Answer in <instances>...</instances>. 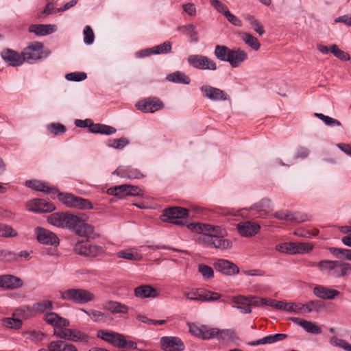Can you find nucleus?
Instances as JSON below:
<instances>
[{"mask_svg": "<svg viewBox=\"0 0 351 351\" xmlns=\"http://www.w3.org/2000/svg\"><path fill=\"white\" fill-rule=\"evenodd\" d=\"M187 228L199 234L197 241L199 244L221 250L230 249L232 246V241L225 239L227 235L226 230L220 226L191 223L187 224Z\"/></svg>", "mask_w": 351, "mask_h": 351, "instance_id": "obj_1", "label": "nucleus"}, {"mask_svg": "<svg viewBox=\"0 0 351 351\" xmlns=\"http://www.w3.org/2000/svg\"><path fill=\"white\" fill-rule=\"evenodd\" d=\"M60 296L64 300L75 304H84L93 302L95 299V294L85 289L71 288L60 291Z\"/></svg>", "mask_w": 351, "mask_h": 351, "instance_id": "obj_2", "label": "nucleus"}, {"mask_svg": "<svg viewBox=\"0 0 351 351\" xmlns=\"http://www.w3.org/2000/svg\"><path fill=\"white\" fill-rule=\"evenodd\" d=\"M189 211L182 207H171L164 210L160 219L176 225H184V221L188 217Z\"/></svg>", "mask_w": 351, "mask_h": 351, "instance_id": "obj_3", "label": "nucleus"}, {"mask_svg": "<svg viewBox=\"0 0 351 351\" xmlns=\"http://www.w3.org/2000/svg\"><path fill=\"white\" fill-rule=\"evenodd\" d=\"M59 200L69 208L79 209H92L93 204L88 199L77 197L71 193H60L58 195Z\"/></svg>", "mask_w": 351, "mask_h": 351, "instance_id": "obj_4", "label": "nucleus"}, {"mask_svg": "<svg viewBox=\"0 0 351 351\" xmlns=\"http://www.w3.org/2000/svg\"><path fill=\"white\" fill-rule=\"evenodd\" d=\"M45 322L52 326L54 328L53 334L57 337H59V334L61 331L64 332L68 329L70 322L68 319L59 316L57 313L53 312L47 313L44 317Z\"/></svg>", "mask_w": 351, "mask_h": 351, "instance_id": "obj_5", "label": "nucleus"}, {"mask_svg": "<svg viewBox=\"0 0 351 351\" xmlns=\"http://www.w3.org/2000/svg\"><path fill=\"white\" fill-rule=\"evenodd\" d=\"M43 45L41 43H32L25 48L21 53L23 62H27L32 64L41 59L43 54Z\"/></svg>", "mask_w": 351, "mask_h": 351, "instance_id": "obj_6", "label": "nucleus"}, {"mask_svg": "<svg viewBox=\"0 0 351 351\" xmlns=\"http://www.w3.org/2000/svg\"><path fill=\"white\" fill-rule=\"evenodd\" d=\"M188 62L197 69L215 71L217 69L213 60L202 55H191L188 58Z\"/></svg>", "mask_w": 351, "mask_h": 351, "instance_id": "obj_7", "label": "nucleus"}, {"mask_svg": "<svg viewBox=\"0 0 351 351\" xmlns=\"http://www.w3.org/2000/svg\"><path fill=\"white\" fill-rule=\"evenodd\" d=\"M97 337L116 347L127 346V341L124 336L116 332L100 330L97 332Z\"/></svg>", "mask_w": 351, "mask_h": 351, "instance_id": "obj_8", "label": "nucleus"}, {"mask_svg": "<svg viewBox=\"0 0 351 351\" xmlns=\"http://www.w3.org/2000/svg\"><path fill=\"white\" fill-rule=\"evenodd\" d=\"M138 110L145 113H153L164 108L162 101L157 97H148L136 104Z\"/></svg>", "mask_w": 351, "mask_h": 351, "instance_id": "obj_9", "label": "nucleus"}, {"mask_svg": "<svg viewBox=\"0 0 351 351\" xmlns=\"http://www.w3.org/2000/svg\"><path fill=\"white\" fill-rule=\"evenodd\" d=\"M199 89L204 97L213 101H224L228 99L223 90L210 85H204Z\"/></svg>", "mask_w": 351, "mask_h": 351, "instance_id": "obj_10", "label": "nucleus"}, {"mask_svg": "<svg viewBox=\"0 0 351 351\" xmlns=\"http://www.w3.org/2000/svg\"><path fill=\"white\" fill-rule=\"evenodd\" d=\"M26 208L29 212L41 213L52 212L56 208L53 204L44 199H34L26 203Z\"/></svg>", "mask_w": 351, "mask_h": 351, "instance_id": "obj_11", "label": "nucleus"}, {"mask_svg": "<svg viewBox=\"0 0 351 351\" xmlns=\"http://www.w3.org/2000/svg\"><path fill=\"white\" fill-rule=\"evenodd\" d=\"M36 239L42 244L56 245L59 243V239L53 232L41 227L35 229Z\"/></svg>", "mask_w": 351, "mask_h": 351, "instance_id": "obj_12", "label": "nucleus"}, {"mask_svg": "<svg viewBox=\"0 0 351 351\" xmlns=\"http://www.w3.org/2000/svg\"><path fill=\"white\" fill-rule=\"evenodd\" d=\"M161 348L165 351H182L184 345L182 340L176 337H163L160 339Z\"/></svg>", "mask_w": 351, "mask_h": 351, "instance_id": "obj_13", "label": "nucleus"}, {"mask_svg": "<svg viewBox=\"0 0 351 351\" xmlns=\"http://www.w3.org/2000/svg\"><path fill=\"white\" fill-rule=\"evenodd\" d=\"M237 229L240 235L244 237H252L256 234L261 230V226L253 221H246L239 223Z\"/></svg>", "mask_w": 351, "mask_h": 351, "instance_id": "obj_14", "label": "nucleus"}, {"mask_svg": "<svg viewBox=\"0 0 351 351\" xmlns=\"http://www.w3.org/2000/svg\"><path fill=\"white\" fill-rule=\"evenodd\" d=\"M213 266L216 270L227 276H233L239 272V267L228 260L219 259L214 263Z\"/></svg>", "mask_w": 351, "mask_h": 351, "instance_id": "obj_15", "label": "nucleus"}, {"mask_svg": "<svg viewBox=\"0 0 351 351\" xmlns=\"http://www.w3.org/2000/svg\"><path fill=\"white\" fill-rule=\"evenodd\" d=\"M59 338L66 339L72 341H82V342H88L89 340V337L84 332L74 329L68 328L64 332L61 331L58 335Z\"/></svg>", "mask_w": 351, "mask_h": 351, "instance_id": "obj_16", "label": "nucleus"}, {"mask_svg": "<svg viewBox=\"0 0 351 351\" xmlns=\"http://www.w3.org/2000/svg\"><path fill=\"white\" fill-rule=\"evenodd\" d=\"M88 218L89 217L85 213L73 215L66 213L65 228L75 232L80 224L82 223V221H88Z\"/></svg>", "mask_w": 351, "mask_h": 351, "instance_id": "obj_17", "label": "nucleus"}, {"mask_svg": "<svg viewBox=\"0 0 351 351\" xmlns=\"http://www.w3.org/2000/svg\"><path fill=\"white\" fill-rule=\"evenodd\" d=\"M248 58L245 51L241 48L231 49V52L228 59V62L233 68L239 66Z\"/></svg>", "mask_w": 351, "mask_h": 351, "instance_id": "obj_18", "label": "nucleus"}, {"mask_svg": "<svg viewBox=\"0 0 351 351\" xmlns=\"http://www.w3.org/2000/svg\"><path fill=\"white\" fill-rule=\"evenodd\" d=\"M23 285V280L17 276L10 274L0 276L1 287L13 290L21 288Z\"/></svg>", "mask_w": 351, "mask_h": 351, "instance_id": "obj_19", "label": "nucleus"}, {"mask_svg": "<svg viewBox=\"0 0 351 351\" xmlns=\"http://www.w3.org/2000/svg\"><path fill=\"white\" fill-rule=\"evenodd\" d=\"M38 351H78L73 344L62 340L50 342L47 348H41Z\"/></svg>", "mask_w": 351, "mask_h": 351, "instance_id": "obj_20", "label": "nucleus"}, {"mask_svg": "<svg viewBox=\"0 0 351 351\" xmlns=\"http://www.w3.org/2000/svg\"><path fill=\"white\" fill-rule=\"evenodd\" d=\"M232 301L234 303V305H232V308L240 309L242 313H250L252 312V298L238 295L232 297Z\"/></svg>", "mask_w": 351, "mask_h": 351, "instance_id": "obj_21", "label": "nucleus"}, {"mask_svg": "<svg viewBox=\"0 0 351 351\" xmlns=\"http://www.w3.org/2000/svg\"><path fill=\"white\" fill-rule=\"evenodd\" d=\"M1 58L10 66H18L23 64L22 56L18 52L7 49L1 53Z\"/></svg>", "mask_w": 351, "mask_h": 351, "instance_id": "obj_22", "label": "nucleus"}, {"mask_svg": "<svg viewBox=\"0 0 351 351\" xmlns=\"http://www.w3.org/2000/svg\"><path fill=\"white\" fill-rule=\"evenodd\" d=\"M113 174H117L121 177L136 179L144 177V175L139 170L130 166H120L113 172Z\"/></svg>", "mask_w": 351, "mask_h": 351, "instance_id": "obj_23", "label": "nucleus"}, {"mask_svg": "<svg viewBox=\"0 0 351 351\" xmlns=\"http://www.w3.org/2000/svg\"><path fill=\"white\" fill-rule=\"evenodd\" d=\"M313 293L317 297L323 300H332L339 295L338 290L330 289L328 287L318 285L313 289Z\"/></svg>", "mask_w": 351, "mask_h": 351, "instance_id": "obj_24", "label": "nucleus"}, {"mask_svg": "<svg viewBox=\"0 0 351 351\" xmlns=\"http://www.w3.org/2000/svg\"><path fill=\"white\" fill-rule=\"evenodd\" d=\"M103 308L112 314H126L129 311V307L128 306L121 302L113 300L106 301L104 304Z\"/></svg>", "mask_w": 351, "mask_h": 351, "instance_id": "obj_25", "label": "nucleus"}, {"mask_svg": "<svg viewBox=\"0 0 351 351\" xmlns=\"http://www.w3.org/2000/svg\"><path fill=\"white\" fill-rule=\"evenodd\" d=\"M134 295L139 298H156L158 295L156 289L150 285H141L134 289Z\"/></svg>", "mask_w": 351, "mask_h": 351, "instance_id": "obj_26", "label": "nucleus"}, {"mask_svg": "<svg viewBox=\"0 0 351 351\" xmlns=\"http://www.w3.org/2000/svg\"><path fill=\"white\" fill-rule=\"evenodd\" d=\"M56 30L57 26L51 24L32 25L29 27V31L37 36H46L55 32Z\"/></svg>", "mask_w": 351, "mask_h": 351, "instance_id": "obj_27", "label": "nucleus"}, {"mask_svg": "<svg viewBox=\"0 0 351 351\" xmlns=\"http://www.w3.org/2000/svg\"><path fill=\"white\" fill-rule=\"evenodd\" d=\"M335 277H344L351 273V265L341 261H335Z\"/></svg>", "mask_w": 351, "mask_h": 351, "instance_id": "obj_28", "label": "nucleus"}, {"mask_svg": "<svg viewBox=\"0 0 351 351\" xmlns=\"http://www.w3.org/2000/svg\"><path fill=\"white\" fill-rule=\"evenodd\" d=\"M66 213H54L47 217V221L50 224L58 228H65Z\"/></svg>", "mask_w": 351, "mask_h": 351, "instance_id": "obj_29", "label": "nucleus"}, {"mask_svg": "<svg viewBox=\"0 0 351 351\" xmlns=\"http://www.w3.org/2000/svg\"><path fill=\"white\" fill-rule=\"evenodd\" d=\"M318 269L321 273L335 277V261L323 260L319 261Z\"/></svg>", "mask_w": 351, "mask_h": 351, "instance_id": "obj_30", "label": "nucleus"}, {"mask_svg": "<svg viewBox=\"0 0 351 351\" xmlns=\"http://www.w3.org/2000/svg\"><path fill=\"white\" fill-rule=\"evenodd\" d=\"M26 186L38 191L47 192L49 193L54 191V188L49 187L45 182L39 180H27Z\"/></svg>", "mask_w": 351, "mask_h": 351, "instance_id": "obj_31", "label": "nucleus"}, {"mask_svg": "<svg viewBox=\"0 0 351 351\" xmlns=\"http://www.w3.org/2000/svg\"><path fill=\"white\" fill-rule=\"evenodd\" d=\"M271 202L269 199H263L259 202L251 206L250 210L260 213L261 215H267L270 210Z\"/></svg>", "mask_w": 351, "mask_h": 351, "instance_id": "obj_32", "label": "nucleus"}, {"mask_svg": "<svg viewBox=\"0 0 351 351\" xmlns=\"http://www.w3.org/2000/svg\"><path fill=\"white\" fill-rule=\"evenodd\" d=\"M167 80L169 82L184 84H189L191 82L190 77L180 71H176L168 75Z\"/></svg>", "mask_w": 351, "mask_h": 351, "instance_id": "obj_33", "label": "nucleus"}, {"mask_svg": "<svg viewBox=\"0 0 351 351\" xmlns=\"http://www.w3.org/2000/svg\"><path fill=\"white\" fill-rule=\"evenodd\" d=\"M94 230L95 228L92 225L82 221L75 233L80 237H91L94 234Z\"/></svg>", "mask_w": 351, "mask_h": 351, "instance_id": "obj_34", "label": "nucleus"}, {"mask_svg": "<svg viewBox=\"0 0 351 351\" xmlns=\"http://www.w3.org/2000/svg\"><path fill=\"white\" fill-rule=\"evenodd\" d=\"M231 49L223 45H217L215 48L214 54L221 61L228 62Z\"/></svg>", "mask_w": 351, "mask_h": 351, "instance_id": "obj_35", "label": "nucleus"}, {"mask_svg": "<svg viewBox=\"0 0 351 351\" xmlns=\"http://www.w3.org/2000/svg\"><path fill=\"white\" fill-rule=\"evenodd\" d=\"M242 40L247 45L255 51L258 50L261 47V44L258 39L250 33H243Z\"/></svg>", "mask_w": 351, "mask_h": 351, "instance_id": "obj_36", "label": "nucleus"}, {"mask_svg": "<svg viewBox=\"0 0 351 351\" xmlns=\"http://www.w3.org/2000/svg\"><path fill=\"white\" fill-rule=\"evenodd\" d=\"M217 332L216 338L218 340L232 341L236 337V332L233 329L219 330L217 328Z\"/></svg>", "mask_w": 351, "mask_h": 351, "instance_id": "obj_37", "label": "nucleus"}, {"mask_svg": "<svg viewBox=\"0 0 351 351\" xmlns=\"http://www.w3.org/2000/svg\"><path fill=\"white\" fill-rule=\"evenodd\" d=\"M245 19L249 22L252 28L260 36L265 34V31L261 23L256 20L253 16L247 14L245 16Z\"/></svg>", "mask_w": 351, "mask_h": 351, "instance_id": "obj_38", "label": "nucleus"}, {"mask_svg": "<svg viewBox=\"0 0 351 351\" xmlns=\"http://www.w3.org/2000/svg\"><path fill=\"white\" fill-rule=\"evenodd\" d=\"M117 256L131 261H140L142 259V256L133 250L120 251L117 253Z\"/></svg>", "mask_w": 351, "mask_h": 351, "instance_id": "obj_39", "label": "nucleus"}, {"mask_svg": "<svg viewBox=\"0 0 351 351\" xmlns=\"http://www.w3.org/2000/svg\"><path fill=\"white\" fill-rule=\"evenodd\" d=\"M44 334L38 330H29L23 332V337L32 341H40L43 339Z\"/></svg>", "mask_w": 351, "mask_h": 351, "instance_id": "obj_40", "label": "nucleus"}, {"mask_svg": "<svg viewBox=\"0 0 351 351\" xmlns=\"http://www.w3.org/2000/svg\"><path fill=\"white\" fill-rule=\"evenodd\" d=\"M217 328H210L208 326L202 325V332L200 339H210L216 338L217 334Z\"/></svg>", "mask_w": 351, "mask_h": 351, "instance_id": "obj_41", "label": "nucleus"}, {"mask_svg": "<svg viewBox=\"0 0 351 351\" xmlns=\"http://www.w3.org/2000/svg\"><path fill=\"white\" fill-rule=\"evenodd\" d=\"M302 328L306 332L313 335H318L322 332V328L320 326L308 320H304Z\"/></svg>", "mask_w": 351, "mask_h": 351, "instance_id": "obj_42", "label": "nucleus"}, {"mask_svg": "<svg viewBox=\"0 0 351 351\" xmlns=\"http://www.w3.org/2000/svg\"><path fill=\"white\" fill-rule=\"evenodd\" d=\"M130 143L129 140L127 138H120L118 139H110L107 142V145L110 147L114 149H123Z\"/></svg>", "mask_w": 351, "mask_h": 351, "instance_id": "obj_43", "label": "nucleus"}, {"mask_svg": "<svg viewBox=\"0 0 351 351\" xmlns=\"http://www.w3.org/2000/svg\"><path fill=\"white\" fill-rule=\"evenodd\" d=\"M260 302L263 305L269 306L275 309L283 310V308H285L284 302L282 301H278L270 298H263L260 300Z\"/></svg>", "mask_w": 351, "mask_h": 351, "instance_id": "obj_44", "label": "nucleus"}, {"mask_svg": "<svg viewBox=\"0 0 351 351\" xmlns=\"http://www.w3.org/2000/svg\"><path fill=\"white\" fill-rule=\"evenodd\" d=\"M17 235V232L11 226L4 223H0V237L8 238L15 237Z\"/></svg>", "mask_w": 351, "mask_h": 351, "instance_id": "obj_45", "label": "nucleus"}, {"mask_svg": "<svg viewBox=\"0 0 351 351\" xmlns=\"http://www.w3.org/2000/svg\"><path fill=\"white\" fill-rule=\"evenodd\" d=\"M283 311L288 312H293L298 314L304 313V306L302 304L300 303H287L284 302Z\"/></svg>", "mask_w": 351, "mask_h": 351, "instance_id": "obj_46", "label": "nucleus"}, {"mask_svg": "<svg viewBox=\"0 0 351 351\" xmlns=\"http://www.w3.org/2000/svg\"><path fill=\"white\" fill-rule=\"evenodd\" d=\"M319 230L317 228L313 230L300 228L293 232L294 235L304 238H311L312 237L317 236Z\"/></svg>", "mask_w": 351, "mask_h": 351, "instance_id": "obj_47", "label": "nucleus"}, {"mask_svg": "<svg viewBox=\"0 0 351 351\" xmlns=\"http://www.w3.org/2000/svg\"><path fill=\"white\" fill-rule=\"evenodd\" d=\"M198 271L202 274L203 278L205 280L210 279L214 276L213 269L204 264H199L198 265Z\"/></svg>", "mask_w": 351, "mask_h": 351, "instance_id": "obj_48", "label": "nucleus"}, {"mask_svg": "<svg viewBox=\"0 0 351 351\" xmlns=\"http://www.w3.org/2000/svg\"><path fill=\"white\" fill-rule=\"evenodd\" d=\"M82 311L84 313H85L86 315H88L93 321H94L95 322L104 321L106 318L105 313H104L99 311H97V310L86 311V310H84V309Z\"/></svg>", "mask_w": 351, "mask_h": 351, "instance_id": "obj_49", "label": "nucleus"}, {"mask_svg": "<svg viewBox=\"0 0 351 351\" xmlns=\"http://www.w3.org/2000/svg\"><path fill=\"white\" fill-rule=\"evenodd\" d=\"M3 325L9 328L18 329L22 326V321L19 319L6 317L3 319Z\"/></svg>", "mask_w": 351, "mask_h": 351, "instance_id": "obj_50", "label": "nucleus"}, {"mask_svg": "<svg viewBox=\"0 0 351 351\" xmlns=\"http://www.w3.org/2000/svg\"><path fill=\"white\" fill-rule=\"evenodd\" d=\"M315 116L319 119L320 120L323 121L324 123L329 126H340L341 124V123L332 117H330L328 116H326L324 114L322 113H315Z\"/></svg>", "mask_w": 351, "mask_h": 351, "instance_id": "obj_51", "label": "nucleus"}, {"mask_svg": "<svg viewBox=\"0 0 351 351\" xmlns=\"http://www.w3.org/2000/svg\"><path fill=\"white\" fill-rule=\"evenodd\" d=\"M48 130L54 135L64 134L66 132V128L60 123H51L47 125Z\"/></svg>", "mask_w": 351, "mask_h": 351, "instance_id": "obj_52", "label": "nucleus"}, {"mask_svg": "<svg viewBox=\"0 0 351 351\" xmlns=\"http://www.w3.org/2000/svg\"><path fill=\"white\" fill-rule=\"evenodd\" d=\"M330 51L339 59L347 61L349 60L350 57L349 54L343 51H341L338 48L336 45H332L330 46Z\"/></svg>", "mask_w": 351, "mask_h": 351, "instance_id": "obj_53", "label": "nucleus"}, {"mask_svg": "<svg viewBox=\"0 0 351 351\" xmlns=\"http://www.w3.org/2000/svg\"><path fill=\"white\" fill-rule=\"evenodd\" d=\"M53 308V302L50 300H43L34 305V309L40 313H43Z\"/></svg>", "mask_w": 351, "mask_h": 351, "instance_id": "obj_54", "label": "nucleus"}, {"mask_svg": "<svg viewBox=\"0 0 351 351\" xmlns=\"http://www.w3.org/2000/svg\"><path fill=\"white\" fill-rule=\"evenodd\" d=\"M155 54L168 53L171 51V43L167 41L154 47Z\"/></svg>", "mask_w": 351, "mask_h": 351, "instance_id": "obj_55", "label": "nucleus"}, {"mask_svg": "<svg viewBox=\"0 0 351 351\" xmlns=\"http://www.w3.org/2000/svg\"><path fill=\"white\" fill-rule=\"evenodd\" d=\"M108 193L110 195L116 196L119 195L120 197L126 195V184H122L113 188H110L108 190Z\"/></svg>", "mask_w": 351, "mask_h": 351, "instance_id": "obj_56", "label": "nucleus"}, {"mask_svg": "<svg viewBox=\"0 0 351 351\" xmlns=\"http://www.w3.org/2000/svg\"><path fill=\"white\" fill-rule=\"evenodd\" d=\"M84 42L86 45H91L94 42V33L89 25H86L84 29Z\"/></svg>", "mask_w": 351, "mask_h": 351, "instance_id": "obj_57", "label": "nucleus"}, {"mask_svg": "<svg viewBox=\"0 0 351 351\" xmlns=\"http://www.w3.org/2000/svg\"><path fill=\"white\" fill-rule=\"evenodd\" d=\"M295 254L308 253L312 250L313 246L308 243H296Z\"/></svg>", "mask_w": 351, "mask_h": 351, "instance_id": "obj_58", "label": "nucleus"}, {"mask_svg": "<svg viewBox=\"0 0 351 351\" xmlns=\"http://www.w3.org/2000/svg\"><path fill=\"white\" fill-rule=\"evenodd\" d=\"M86 73L84 72H73L66 75L65 77L69 81L80 82L86 78Z\"/></svg>", "mask_w": 351, "mask_h": 351, "instance_id": "obj_59", "label": "nucleus"}, {"mask_svg": "<svg viewBox=\"0 0 351 351\" xmlns=\"http://www.w3.org/2000/svg\"><path fill=\"white\" fill-rule=\"evenodd\" d=\"M210 5L218 12L222 14H225L229 11L228 7L219 0H209Z\"/></svg>", "mask_w": 351, "mask_h": 351, "instance_id": "obj_60", "label": "nucleus"}, {"mask_svg": "<svg viewBox=\"0 0 351 351\" xmlns=\"http://www.w3.org/2000/svg\"><path fill=\"white\" fill-rule=\"evenodd\" d=\"M291 221L301 223L310 220L308 215L300 213H291Z\"/></svg>", "mask_w": 351, "mask_h": 351, "instance_id": "obj_61", "label": "nucleus"}, {"mask_svg": "<svg viewBox=\"0 0 351 351\" xmlns=\"http://www.w3.org/2000/svg\"><path fill=\"white\" fill-rule=\"evenodd\" d=\"M88 245V243L87 242H77L74 246V251L80 255L86 256V254H87Z\"/></svg>", "mask_w": 351, "mask_h": 351, "instance_id": "obj_62", "label": "nucleus"}, {"mask_svg": "<svg viewBox=\"0 0 351 351\" xmlns=\"http://www.w3.org/2000/svg\"><path fill=\"white\" fill-rule=\"evenodd\" d=\"M101 252L102 249L101 247L88 243L86 256L95 257L101 253Z\"/></svg>", "mask_w": 351, "mask_h": 351, "instance_id": "obj_63", "label": "nucleus"}, {"mask_svg": "<svg viewBox=\"0 0 351 351\" xmlns=\"http://www.w3.org/2000/svg\"><path fill=\"white\" fill-rule=\"evenodd\" d=\"M329 251L332 254L338 258H340L342 256H345L348 259V252L350 251V250L330 247Z\"/></svg>", "mask_w": 351, "mask_h": 351, "instance_id": "obj_64", "label": "nucleus"}]
</instances>
